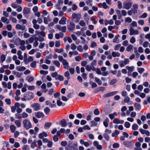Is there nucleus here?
I'll list each match as a JSON object with an SVG mask.
<instances>
[{
  "mask_svg": "<svg viewBox=\"0 0 150 150\" xmlns=\"http://www.w3.org/2000/svg\"><path fill=\"white\" fill-rule=\"evenodd\" d=\"M65 149V150H78L77 142H74L73 144L71 142H69Z\"/></svg>",
  "mask_w": 150,
  "mask_h": 150,
  "instance_id": "obj_1",
  "label": "nucleus"
},
{
  "mask_svg": "<svg viewBox=\"0 0 150 150\" xmlns=\"http://www.w3.org/2000/svg\"><path fill=\"white\" fill-rule=\"evenodd\" d=\"M22 124L23 127L26 130H28L32 127L31 123L29 120L27 119H25L23 120Z\"/></svg>",
  "mask_w": 150,
  "mask_h": 150,
  "instance_id": "obj_2",
  "label": "nucleus"
},
{
  "mask_svg": "<svg viewBox=\"0 0 150 150\" xmlns=\"http://www.w3.org/2000/svg\"><path fill=\"white\" fill-rule=\"evenodd\" d=\"M132 4L131 0H126L123 3V8L126 9L128 10L132 6Z\"/></svg>",
  "mask_w": 150,
  "mask_h": 150,
  "instance_id": "obj_3",
  "label": "nucleus"
},
{
  "mask_svg": "<svg viewBox=\"0 0 150 150\" xmlns=\"http://www.w3.org/2000/svg\"><path fill=\"white\" fill-rule=\"evenodd\" d=\"M24 95L25 96V97L27 100H32L34 97L33 93L31 92H27Z\"/></svg>",
  "mask_w": 150,
  "mask_h": 150,
  "instance_id": "obj_4",
  "label": "nucleus"
},
{
  "mask_svg": "<svg viewBox=\"0 0 150 150\" xmlns=\"http://www.w3.org/2000/svg\"><path fill=\"white\" fill-rule=\"evenodd\" d=\"M129 60L128 58H125L124 60L120 61L119 62V65L120 67L122 68L125 67L126 65L129 64Z\"/></svg>",
  "mask_w": 150,
  "mask_h": 150,
  "instance_id": "obj_5",
  "label": "nucleus"
},
{
  "mask_svg": "<svg viewBox=\"0 0 150 150\" xmlns=\"http://www.w3.org/2000/svg\"><path fill=\"white\" fill-rule=\"evenodd\" d=\"M81 17L80 15L78 14L74 13L72 15V18L73 19H76L75 21L76 23H78L79 22Z\"/></svg>",
  "mask_w": 150,
  "mask_h": 150,
  "instance_id": "obj_6",
  "label": "nucleus"
},
{
  "mask_svg": "<svg viewBox=\"0 0 150 150\" xmlns=\"http://www.w3.org/2000/svg\"><path fill=\"white\" fill-rule=\"evenodd\" d=\"M31 107L33 108L34 110L38 111L40 109V105L37 103H34L31 105Z\"/></svg>",
  "mask_w": 150,
  "mask_h": 150,
  "instance_id": "obj_7",
  "label": "nucleus"
},
{
  "mask_svg": "<svg viewBox=\"0 0 150 150\" xmlns=\"http://www.w3.org/2000/svg\"><path fill=\"white\" fill-rule=\"evenodd\" d=\"M123 144L126 147L131 148L132 147L134 144L131 141H126L123 142Z\"/></svg>",
  "mask_w": 150,
  "mask_h": 150,
  "instance_id": "obj_8",
  "label": "nucleus"
},
{
  "mask_svg": "<svg viewBox=\"0 0 150 150\" xmlns=\"http://www.w3.org/2000/svg\"><path fill=\"white\" fill-rule=\"evenodd\" d=\"M67 27L69 31H71L74 29L75 24L73 22H70L69 24L67 25Z\"/></svg>",
  "mask_w": 150,
  "mask_h": 150,
  "instance_id": "obj_9",
  "label": "nucleus"
},
{
  "mask_svg": "<svg viewBox=\"0 0 150 150\" xmlns=\"http://www.w3.org/2000/svg\"><path fill=\"white\" fill-rule=\"evenodd\" d=\"M56 28L59 31H61L63 32H65L67 29V28L66 26H61L60 25H59L56 26Z\"/></svg>",
  "mask_w": 150,
  "mask_h": 150,
  "instance_id": "obj_10",
  "label": "nucleus"
},
{
  "mask_svg": "<svg viewBox=\"0 0 150 150\" xmlns=\"http://www.w3.org/2000/svg\"><path fill=\"white\" fill-rule=\"evenodd\" d=\"M25 26L23 25L17 24L16 26V28L17 30H20L22 31L25 30Z\"/></svg>",
  "mask_w": 150,
  "mask_h": 150,
  "instance_id": "obj_11",
  "label": "nucleus"
},
{
  "mask_svg": "<svg viewBox=\"0 0 150 150\" xmlns=\"http://www.w3.org/2000/svg\"><path fill=\"white\" fill-rule=\"evenodd\" d=\"M35 116L37 118H43L45 115L43 112L39 111L35 113Z\"/></svg>",
  "mask_w": 150,
  "mask_h": 150,
  "instance_id": "obj_12",
  "label": "nucleus"
},
{
  "mask_svg": "<svg viewBox=\"0 0 150 150\" xmlns=\"http://www.w3.org/2000/svg\"><path fill=\"white\" fill-rule=\"evenodd\" d=\"M62 63L63 66V68L64 69H68L69 68V63L67 61L66 59H64L63 61H62Z\"/></svg>",
  "mask_w": 150,
  "mask_h": 150,
  "instance_id": "obj_13",
  "label": "nucleus"
},
{
  "mask_svg": "<svg viewBox=\"0 0 150 150\" xmlns=\"http://www.w3.org/2000/svg\"><path fill=\"white\" fill-rule=\"evenodd\" d=\"M130 31L129 34L130 35H137L139 33L138 31L137 30H134L133 28H130L129 29Z\"/></svg>",
  "mask_w": 150,
  "mask_h": 150,
  "instance_id": "obj_14",
  "label": "nucleus"
},
{
  "mask_svg": "<svg viewBox=\"0 0 150 150\" xmlns=\"http://www.w3.org/2000/svg\"><path fill=\"white\" fill-rule=\"evenodd\" d=\"M67 18L63 16L62 17L60 20L59 21V23L61 25H65L66 24V22L67 21Z\"/></svg>",
  "mask_w": 150,
  "mask_h": 150,
  "instance_id": "obj_15",
  "label": "nucleus"
},
{
  "mask_svg": "<svg viewBox=\"0 0 150 150\" xmlns=\"http://www.w3.org/2000/svg\"><path fill=\"white\" fill-rule=\"evenodd\" d=\"M93 145L96 147V148L99 150H100L102 148V147L101 145L99 144L98 142L97 141H95L93 143Z\"/></svg>",
  "mask_w": 150,
  "mask_h": 150,
  "instance_id": "obj_16",
  "label": "nucleus"
},
{
  "mask_svg": "<svg viewBox=\"0 0 150 150\" xmlns=\"http://www.w3.org/2000/svg\"><path fill=\"white\" fill-rule=\"evenodd\" d=\"M47 134L45 132H43L39 134V137L40 139H42L44 137H47Z\"/></svg>",
  "mask_w": 150,
  "mask_h": 150,
  "instance_id": "obj_17",
  "label": "nucleus"
},
{
  "mask_svg": "<svg viewBox=\"0 0 150 150\" xmlns=\"http://www.w3.org/2000/svg\"><path fill=\"white\" fill-rule=\"evenodd\" d=\"M86 69L88 71H90L91 70L93 71H95L96 70V69L95 67H92L91 66H90L88 65H87L85 67Z\"/></svg>",
  "mask_w": 150,
  "mask_h": 150,
  "instance_id": "obj_18",
  "label": "nucleus"
},
{
  "mask_svg": "<svg viewBox=\"0 0 150 150\" xmlns=\"http://www.w3.org/2000/svg\"><path fill=\"white\" fill-rule=\"evenodd\" d=\"M134 107L136 110L139 111H140L141 109L140 105L138 103H135Z\"/></svg>",
  "mask_w": 150,
  "mask_h": 150,
  "instance_id": "obj_19",
  "label": "nucleus"
},
{
  "mask_svg": "<svg viewBox=\"0 0 150 150\" xmlns=\"http://www.w3.org/2000/svg\"><path fill=\"white\" fill-rule=\"evenodd\" d=\"M128 70V73H130V72H132L134 69V66L129 67L128 66H126L125 67Z\"/></svg>",
  "mask_w": 150,
  "mask_h": 150,
  "instance_id": "obj_20",
  "label": "nucleus"
},
{
  "mask_svg": "<svg viewBox=\"0 0 150 150\" xmlns=\"http://www.w3.org/2000/svg\"><path fill=\"white\" fill-rule=\"evenodd\" d=\"M16 69L18 71H23L25 70L26 68L24 67L18 66L16 67Z\"/></svg>",
  "mask_w": 150,
  "mask_h": 150,
  "instance_id": "obj_21",
  "label": "nucleus"
},
{
  "mask_svg": "<svg viewBox=\"0 0 150 150\" xmlns=\"http://www.w3.org/2000/svg\"><path fill=\"white\" fill-rule=\"evenodd\" d=\"M1 21L4 23H6V24H8L9 23V20L6 18L3 17L1 18Z\"/></svg>",
  "mask_w": 150,
  "mask_h": 150,
  "instance_id": "obj_22",
  "label": "nucleus"
},
{
  "mask_svg": "<svg viewBox=\"0 0 150 150\" xmlns=\"http://www.w3.org/2000/svg\"><path fill=\"white\" fill-rule=\"evenodd\" d=\"M10 128L12 133H14L16 129V127L13 125H11L10 126Z\"/></svg>",
  "mask_w": 150,
  "mask_h": 150,
  "instance_id": "obj_23",
  "label": "nucleus"
},
{
  "mask_svg": "<svg viewBox=\"0 0 150 150\" xmlns=\"http://www.w3.org/2000/svg\"><path fill=\"white\" fill-rule=\"evenodd\" d=\"M36 33L38 35H39L42 37H45V32L41 31V32H38V31H36Z\"/></svg>",
  "mask_w": 150,
  "mask_h": 150,
  "instance_id": "obj_24",
  "label": "nucleus"
},
{
  "mask_svg": "<svg viewBox=\"0 0 150 150\" xmlns=\"http://www.w3.org/2000/svg\"><path fill=\"white\" fill-rule=\"evenodd\" d=\"M30 12V9L27 7H25L23 10V12L25 14H28Z\"/></svg>",
  "mask_w": 150,
  "mask_h": 150,
  "instance_id": "obj_25",
  "label": "nucleus"
},
{
  "mask_svg": "<svg viewBox=\"0 0 150 150\" xmlns=\"http://www.w3.org/2000/svg\"><path fill=\"white\" fill-rule=\"evenodd\" d=\"M112 55L113 57H119L120 56V54L118 52H113L112 53Z\"/></svg>",
  "mask_w": 150,
  "mask_h": 150,
  "instance_id": "obj_26",
  "label": "nucleus"
},
{
  "mask_svg": "<svg viewBox=\"0 0 150 150\" xmlns=\"http://www.w3.org/2000/svg\"><path fill=\"white\" fill-rule=\"evenodd\" d=\"M44 38L43 37H41L40 36H39L38 38L35 37V40H37L39 41L40 42H42L44 40Z\"/></svg>",
  "mask_w": 150,
  "mask_h": 150,
  "instance_id": "obj_27",
  "label": "nucleus"
},
{
  "mask_svg": "<svg viewBox=\"0 0 150 150\" xmlns=\"http://www.w3.org/2000/svg\"><path fill=\"white\" fill-rule=\"evenodd\" d=\"M95 81L98 85H101L102 84V82L101 80L97 77L95 78Z\"/></svg>",
  "mask_w": 150,
  "mask_h": 150,
  "instance_id": "obj_28",
  "label": "nucleus"
},
{
  "mask_svg": "<svg viewBox=\"0 0 150 150\" xmlns=\"http://www.w3.org/2000/svg\"><path fill=\"white\" fill-rule=\"evenodd\" d=\"M64 77L60 74L58 75L57 77L55 78L56 80H59L60 81H63L64 80Z\"/></svg>",
  "mask_w": 150,
  "mask_h": 150,
  "instance_id": "obj_29",
  "label": "nucleus"
},
{
  "mask_svg": "<svg viewBox=\"0 0 150 150\" xmlns=\"http://www.w3.org/2000/svg\"><path fill=\"white\" fill-rule=\"evenodd\" d=\"M61 124L62 127H65L67 125V122L64 119H63L61 120Z\"/></svg>",
  "mask_w": 150,
  "mask_h": 150,
  "instance_id": "obj_30",
  "label": "nucleus"
},
{
  "mask_svg": "<svg viewBox=\"0 0 150 150\" xmlns=\"http://www.w3.org/2000/svg\"><path fill=\"white\" fill-rule=\"evenodd\" d=\"M15 123L18 127H21V122L20 120H17L15 121Z\"/></svg>",
  "mask_w": 150,
  "mask_h": 150,
  "instance_id": "obj_31",
  "label": "nucleus"
},
{
  "mask_svg": "<svg viewBox=\"0 0 150 150\" xmlns=\"http://www.w3.org/2000/svg\"><path fill=\"white\" fill-rule=\"evenodd\" d=\"M44 111L45 114L47 115L49 114L50 110L48 107H47L44 108Z\"/></svg>",
  "mask_w": 150,
  "mask_h": 150,
  "instance_id": "obj_32",
  "label": "nucleus"
},
{
  "mask_svg": "<svg viewBox=\"0 0 150 150\" xmlns=\"http://www.w3.org/2000/svg\"><path fill=\"white\" fill-rule=\"evenodd\" d=\"M103 136L104 138L107 141L109 140L110 137L108 134L106 133H104L103 134Z\"/></svg>",
  "mask_w": 150,
  "mask_h": 150,
  "instance_id": "obj_33",
  "label": "nucleus"
},
{
  "mask_svg": "<svg viewBox=\"0 0 150 150\" xmlns=\"http://www.w3.org/2000/svg\"><path fill=\"white\" fill-rule=\"evenodd\" d=\"M139 126L136 124H134L132 125V129L134 130H137L138 129Z\"/></svg>",
  "mask_w": 150,
  "mask_h": 150,
  "instance_id": "obj_34",
  "label": "nucleus"
},
{
  "mask_svg": "<svg viewBox=\"0 0 150 150\" xmlns=\"http://www.w3.org/2000/svg\"><path fill=\"white\" fill-rule=\"evenodd\" d=\"M132 47L133 46L132 45H129L126 48V50L128 52H130L132 49Z\"/></svg>",
  "mask_w": 150,
  "mask_h": 150,
  "instance_id": "obj_35",
  "label": "nucleus"
},
{
  "mask_svg": "<svg viewBox=\"0 0 150 150\" xmlns=\"http://www.w3.org/2000/svg\"><path fill=\"white\" fill-rule=\"evenodd\" d=\"M117 81V80L116 79H114L111 80L110 82V84L113 85Z\"/></svg>",
  "mask_w": 150,
  "mask_h": 150,
  "instance_id": "obj_36",
  "label": "nucleus"
},
{
  "mask_svg": "<svg viewBox=\"0 0 150 150\" xmlns=\"http://www.w3.org/2000/svg\"><path fill=\"white\" fill-rule=\"evenodd\" d=\"M70 74L68 71H67L65 72L64 74V76L67 78V79L69 80L70 78L69 77Z\"/></svg>",
  "mask_w": 150,
  "mask_h": 150,
  "instance_id": "obj_37",
  "label": "nucleus"
},
{
  "mask_svg": "<svg viewBox=\"0 0 150 150\" xmlns=\"http://www.w3.org/2000/svg\"><path fill=\"white\" fill-rule=\"evenodd\" d=\"M79 24L80 26L83 27L85 26L86 25L85 22L83 20L80 21Z\"/></svg>",
  "mask_w": 150,
  "mask_h": 150,
  "instance_id": "obj_38",
  "label": "nucleus"
},
{
  "mask_svg": "<svg viewBox=\"0 0 150 150\" xmlns=\"http://www.w3.org/2000/svg\"><path fill=\"white\" fill-rule=\"evenodd\" d=\"M137 70L138 71V72L140 74H142V73L144 71V68H139L138 67L137 68Z\"/></svg>",
  "mask_w": 150,
  "mask_h": 150,
  "instance_id": "obj_39",
  "label": "nucleus"
},
{
  "mask_svg": "<svg viewBox=\"0 0 150 150\" xmlns=\"http://www.w3.org/2000/svg\"><path fill=\"white\" fill-rule=\"evenodd\" d=\"M53 63L57 67H59L60 66V63L57 60H54L53 62Z\"/></svg>",
  "mask_w": 150,
  "mask_h": 150,
  "instance_id": "obj_40",
  "label": "nucleus"
},
{
  "mask_svg": "<svg viewBox=\"0 0 150 150\" xmlns=\"http://www.w3.org/2000/svg\"><path fill=\"white\" fill-rule=\"evenodd\" d=\"M37 142L35 140H34L33 142L32 143L31 145V148L33 149L37 145L36 144Z\"/></svg>",
  "mask_w": 150,
  "mask_h": 150,
  "instance_id": "obj_41",
  "label": "nucleus"
},
{
  "mask_svg": "<svg viewBox=\"0 0 150 150\" xmlns=\"http://www.w3.org/2000/svg\"><path fill=\"white\" fill-rule=\"evenodd\" d=\"M120 35H117L114 38L113 40V42H116L118 43V42H117V40L118 38L119 37Z\"/></svg>",
  "mask_w": 150,
  "mask_h": 150,
  "instance_id": "obj_42",
  "label": "nucleus"
},
{
  "mask_svg": "<svg viewBox=\"0 0 150 150\" xmlns=\"http://www.w3.org/2000/svg\"><path fill=\"white\" fill-rule=\"evenodd\" d=\"M97 64V60L96 59L94 60L91 63V66L92 67H94V66Z\"/></svg>",
  "mask_w": 150,
  "mask_h": 150,
  "instance_id": "obj_43",
  "label": "nucleus"
},
{
  "mask_svg": "<svg viewBox=\"0 0 150 150\" xmlns=\"http://www.w3.org/2000/svg\"><path fill=\"white\" fill-rule=\"evenodd\" d=\"M54 51L56 52L60 53L63 52L64 51V50L62 48L60 49L57 48L55 49Z\"/></svg>",
  "mask_w": 150,
  "mask_h": 150,
  "instance_id": "obj_44",
  "label": "nucleus"
},
{
  "mask_svg": "<svg viewBox=\"0 0 150 150\" xmlns=\"http://www.w3.org/2000/svg\"><path fill=\"white\" fill-rule=\"evenodd\" d=\"M77 50L80 52H81L83 51L82 46L81 45H79L77 47Z\"/></svg>",
  "mask_w": 150,
  "mask_h": 150,
  "instance_id": "obj_45",
  "label": "nucleus"
},
{
  "mask_svg": "<svg viewBox=\"0 0 150 150\" xmlns=\"http://www.w3.org/2000/svg\"><path fill=\"white\" fill-rule=\"evenodd\" d=\"M57 105L59 106H61L62 105V106H63L65 105V104L62 103V102L60 100H58L57 101Z\"/></svg>",
  "mask_w": 150,
  "mask_h": 150,
  "instance_id": "obj_46",
  "label": "nucleus"
},
{
  "mask_svg": "<svg viewBox=\"0 0 150 150\" xmlns=\"http://www.w3.org/2000/svg\"><path fill=\"white\" fill-rule=\"evenodd\" d=\"M58 75V73L57 72L52 73L51 74V76L53 78H56Z\"/></svg>",
  "mask_w": 150,
  "mask_h": 150,
  "instance_id": "obj_47",
  "label": "nucleus"
},
{
  "mask_svg": "<svg viewBox=\"0 0 150 150\" xmlns=\"http://www.w3.org/2000/svg\"><path fill=\"white\" fill-rule=\"evenodd\" d=\"M129 100L130 98L129 97L127 96L125 97L124 99V101L125 103H128L129 101Z\"/></svg>",
  "mask_w": 150,
  "mask_h": 150,
  "instance_id": "obj_48",
  "label": "nucleus"
},
{
  "mask_svg": "<svg viewBox=\"0 0 150 150\" xmlns=\"http://www.w3.org/2000/svg\"><path fill=\"white\" fill-rule=\"evenodd\" d=\"M103 13L101 11H99L98 12L97 15L98 16L99 19L101 18L103 16Z\"/></svg>",
  "mask_w": 150,
  "mask_h": 150,
  "instance_id": "obj_49",
  "label": "nucleus"
},
{
  "mask_svg": "<svg viewBox=\"0 0 150 150\" xmlns=\"http://www.w3.org/2000/svg\"><path fill=\"white\" fill-rule=\"evenodd\" d=\"M51 125V123L50 122L45 123L44 126L45 128H49Z\"/></svg>",
  "mask_w": 150,
  "mask_h": 150,
  "instance_id": "obj_50",
  "label": "nucleus"
},
{
  "mask_svg": "<svg viewBox=\"0 0 150 150\" xmlns=\"http://www.w3.org/2000/svg\"><path fill=\"white\" fill-rule=\"evenodd\" d=\"M130 126V124L129 122H125V124H124V126L125 127H126L127 128H129Z\"/></svg>",
  "mask_w": 150,
  "mask_h": 150,
  "instance_id": "obj_51",
  "label": "nucleus"
},
{
  "mask_svg": "<svg viewBox=\"0 0 150 150\" xmlns=\"http://www.w3.org/2000/svg\"><path fill=\"white\" fill-rule=\"evenodd\" d=\"M22 118L23 117V118H26L28 117V115L25 112H23L22 114Z\"/></svg>",
  "mask_w": 150,
  "mask_h": 150,
  "instance_id": "obj_52",
  "label": "nucleus"
},
{
  "mask_svg": "<svg viewBox=\"0 0 150 150\" xmlns=\"http://www.w3.org/2000/svg\"><path fill=\"white\" fill-rule=\"evenodd\" d=\"M125 22H128L129 23H130L132 21V20L130 18L128 17L126 18L125 19Z\"/></svg>",
  "mask_w": 150,
  "mask_h": 150,
  "instance_id": "obj_53",
  "label": "nucleus"
},
{
  "mask_svg": "<svg viewBox=\"0 0 150 150\" xmlns=\"http://www.w3.org/2000/svg\"><path fill=\"white\" fill-rule=\"evenodd\" d=\"M61 46L60 42L59 41L57 40L55 42V46L56 47H59Z\"/></svg>",
  "mask_w": 150,
  "mask_h": 150,
  "instance_id": "obj_54",
  "label": "nucleus"
},
{
  "mask_svg": "<svg viewBox=\"0 0 150 150\" xmlns=\"http://www.w3.org/2000/svg\"><path fill=\"white\" fill-rule=\"evenodd\" d=\"M93 113L95 115H98L100 113V111L98 108H96L94 110Z\"/></svg>",
  "mask_w": 150,
  "mask_h": 150,
  "instance_id": "obj_55",
  "label": "nucleus"
},
{
  "mask_svg": "<svg viewBox=\"0 0 150 150\" xmlns=\"http://www.w3.org/2000/svg\"><path fill=\"white\" fill-rule=\"evenodd\" d=\"M54 89L51 88L49 90L48 93L50 95H52V94L54 93Z\"/></svg>",
  "mask_w": 150,
  "mask_h": 150,
  "instance_id": "obj_56",
  "label": "nucleus"
},
{
  "mask_svg": "<svg viewBox=\"0 0 150 150\" xmlns=\"http://www.w3.org/2000/svg\"><path fill=\"white\" fill-rule=\"evenodd\" d=\"M47 143L48 144L47 145V146L49 148L52 147L53 144L52 142L50 140Z\"/></svg>",
  "mask_w": 150,
  "mask_h": 150,
  "instance_id": "obj_57",
  "label": "nucleus"
},
{
  "mask_svg": "<svg viewBox=\"0 0 150 150\" xmlns=\"http://www.w3.org/2000/svg\"><path fill=\"white\" fill-rule=\"evenodd\" d=\"M97 46V44L95 42H92L91 44V46L92 48H94Z\"/></svg>",
  "mask_w": 150,
  "mask_h": 150,
  "instance_id": "obj_58",
  "label": "nucleus"
},
{
  "mask_svg": "<svg viewBox=\"0 0 150 150\" xmlns=\"http://www.w3.org/2000/svg\"><path fill=\"white\" fill-rule=\"evenodd\" d=\"M23 36L25 38H27L29 37L30 35L29 34L26 32H25L23 34Z\"/></svg>",
  "mask_w": 150,
  "mask_h": 150,
  "instance_id": "obj_59",
  "label": "nucleus"
},
{
  "mask_svg": "<svg viewBox=\"0 0 150 150\" xmlns=\"http://www.w3.org/2000/svg\"><path fill=\"white\" fill-rule=\"evenodd\" d=\"M6 59V57L4 54H2L1 57V60L2 62H3L5 61Z\"/></svg>",
  "mask_w": 150,
  "mask_h": 150,
  "instance_id": "obj_60",
  "label": "nucleus"
},
{
  "mask_svg": "<svg viewBox=\"0 0 150 150\" xmlns=\"http://www.w3.org/2000/svg\"><path fill=\"white\" fill-rule=\"evenodd\" d=\"M61 145L63 146H66L67 145V142L66 141H62L61 143Z\"/></svg>",
  "mask_w": 150,
  "mask_h": 150,
  "instance_id": "obj_61",
  "label": "nucleus"
},
{
  "mask_svg": "<svg viewBox=\"0 0 150 150\" xmlns=\"http://www.w3.org/2000/svg\"><path fill=\"white\" fill-rule=\"evenodd\" d=\"M121 45L120 44H118L116 45L114 47V50H117L119 49V48L120 47Z\"/></svg>",
  "mask_w": 150,
  "mask_h": 150,
  "instance_id": "obj_62",
  "label": "nucleus"
},
{
  "mask_svg": "<svg viewBox=\"0 0 150 150\" xmlns=\"http://www.w3.org/2000/svg\"><path fill=\"white\" fill-rule=\"evenodd\" d=\"M19 5H18L16 3V2L12 3L11 4V6L13 8H17L18 6Z\"/></svg>",
  "mask_w": 150,
  "mask_h": 150,
  "instance_id": "obj_63",
  "label": "nucleus"
},
{
  "mask_svg": "<svg viewBox=\"0 0 150 150\" xmlns=\"http://www.w3.org/2000/svg\"><path fill=\"white\" fill-rule=\"evenodd\" d=\"M136 41L135 38L133 37H132L130 39V42L132 43H134Z\"/></svg>",
  "mask_w": 150,
  "mask_h": 150,
  "instance_id": "obj_64",
  "label": "nucleus"
}]
</instances>
